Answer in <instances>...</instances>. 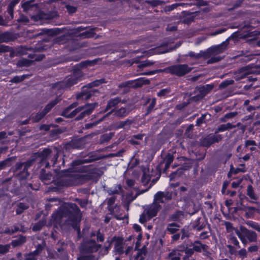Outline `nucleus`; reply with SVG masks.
I'll use <instances>...</instances> for the list:
<instances>
[{
  "instance_id": "13d9d810",
  "label": "nucleus",
  "mask_w": 260,
  "mask_h": 260,
  "mask_svg": "<svg viewBox=\"0 0 260 260\" xmlns=\"http://www.w3.org/2000/svg\"><path fill=\"white\" fill-rule=\"evenodd\" d=\"M10 248L9 244L1 245L0 244V254H4L9 251Z\"/></svg>"
},
{
  "instance_id": "09e8293b",
  "label": "nucleus",
  "mask_w": 260,
  "mask_h": 260,
  "mask_svg": "<svg viewBox=\"0 0 260 260\" xmlns=\"http://www.w3.org/2000/svg\"><path fill=\"white\" fill-rule=\"evenodd\" d=\"M84 108V106H79L74 109L73 111L69 113L68 116L69 118H72L74 117L78 113L81 112Z\"/></svg>"
},
{
  "instance_id": "473e14b6",
  "label": "nucleus",
  "mask_w": 260,
  "mask_h": 260,
  "mask_svg": "<svg viewBox=\"0 0 260 260\" xmlns=\"http://www.w3.org/2000/svg\"><path fill=\"white\" fill-rule=\"evenodd\" d=\"M246 169L244 164H241L239 166L236 168H234L233 166L231 165L229 175L230 173L237 174L239 172H246Z\"/></svg>"
},
{
  "instance_id": "1a4fd4ad",
  "label": "nucleus",
  "mask_w": 260,
  "mask_h": 260,
  "mask_svg": "<svg viewBox=\"0 0 260 260\" xmlns=\"http://www.w3.org/2000/svg\"><path fill=\"white\" fill-rule=\"evenodd\" d=\"M102 247L100 244H98L95 240H86L82 243L80 250L85 253H91L97 252Z\"/></svg>"
},
{
  "instance_id": "e2e57ef3",
  "label": "nucleus",
  "mask_w": 260,
  "mask_h": 260,
  "mask_svg": "<svg viewBox=\"0 0 260 260\" xmlns=\"http://www.w3.org/2000/svg\"><path fill=\"white\" fill-rule=\"evenodd\" d=\"M146 3L150 4L153 7H156L160 4V1L159 0H149L146 1Z\"/></svg>"
},
{
  "instance_id": "bf43d9fd",
  "label": "nucleus",
  "mask_w": 260,
  "mask_h": 260,
  "mask_svg": "<svg viewBox=\"0 0 260 260\" xmlns=\"http://www.w3.org/2000/svg\"><path fill=\"white\" fill-rule=\"evenodd\" d=\"M155 104H156V99L155 98H154L152 100L150 104L147 108V114H149L152 111V110L153 109Z\"/></svg>"
},
{
  "instance_id": "a878e982",
  "label": "nucleus",
  "mask_w": 260,
  "mask_h": 260,
  "mask_svg": "<svg viewBox=\"0 0 260 260\" xmlns=\"http://www.w3.org/2000/svg\"><path fill=\"white\" fill-rule=\"evenodd\" d=\"M240 123H238L237 125H233L232 123L229 122L226 124H222L218 126L217 128L216 129L215 134H216L219 132H223L226 130H229L232 129L233 128H235L237 126H239Z\"/></svg>"
},
{
  "instance_id": "412c9836",
  "label": "nucleus",
  "mask_w": 260,
  "mask_h": 260,
  "mask_svg": "<svg viewBox=\"0 0 260 260\" xmlns=\"http://www.w3.org/2000/svg\"><path fill=\"white\" fill-rule=\"evenodd\" d=\"M113 110H110L109 112L106 113L105 115L103 116L101 118L98 119V120L90 123H86L84 125V128L85 129H90L94 126H95L98 124L101 123L102 121L104 120L107 117L109 116L113 112Z\"/></svg>"
},
{
  "instance_id": "f3484780",
  "label": "nucleus",
  "mask_w": 260,
  "mask_h": 260,
  "mask_svg": "<svg viewBox=\"0 0 260 260\" xmlns=\"http://www.w3.org/2000/svg\"><path fill=\"white\" fill-rule=\"evenodd\" d=\"M113 242H115L114 249L118 254H121L124 253V243L123 239L120 237H114L112 238Z\"/></svg>"
},
{
  "instance_id": "8fccbe9b",
  "label": "nucleus",
  "mask_w": 260,
  "mask_h": 260,
  "mask_svg": "<svg viewBox=\"0 0 260 260\" xmlns=\"http://www.w3.org/2000/svg\"><path fill=\"white\" fill-rule=\"evenodd\" d=\"M27 208L28 206L24 203H20L19 204H18L17 208L16 209V210L17 214H21L23 212V211L27 209Z\"/></svg>"
},
{
  "instance_id": "e433bc0d",
  "label": "nucleus",
  "mask_w": 260,
  "mask_h": 260,
  "mask_svg": "<svg viewBox=\"0 0 260 260\" xmlns=\"http://www.w3.org/2000/svg\"><path fill=\"white\" fill-rule=\"evenodd\" d=\"M193 249L194 251H196L197 252H201L202 250H205L206 249L207 246L204 244H202L199 241H196L192 245Z\"/></svg>"
},
{
  "instance_id": "49530a36",
  "label": "nucleus",
  "mask_w": 260,
  "mask_h": 260,
  "mask_svg": "<svg viewBox=\"0 0 260 260\" xmlns=\"http://www.w3.org/2000/svg\"><path fill=\"white\" fill-rule=\"evenodd\" d=\"M146 254V251L145 249L139 250L137 255L135 256V260H144Z\"/></svg>"
},
{
  "instance_id": "f03ea898",
  "label": "nucleus",
  "mask_w": 260,
  "mask_h": 260,
  "mask_svg": "<svg viewBox=\"0 0 260 260\" xmlns=\"http://www.w3.org/2000/svg\"><path fill=\"white\" fill-rule=\"evenodd\" d=\"M83 164H72L71 168L68 169L66 172L63 170L54 169L55 172L62 175L66 173L65 175L67 176L64 178L68 180L71 178L72 179H79L83 177L86 179H95L100 177L103 173L102 169L93 168L92 166H83Z\"/></svg>"
},
{
  "instance_id": "2f4dec72",
  "label": "nucleus",
  "mask_w": 260,
  "mask_h": 260,
  "mask_svg": "<svg viewBox=\"0 0 260 260\" xmlns=\"http://www.w3.org/2000/svg\"><path fill=\"white\" fill-rule=\"evenodd\" d=\"M33 61L29 60L26 58H22L18 60L17 62V66L18 67H28L32 65Z\"/></svg>"
},
{
  "instance_id": "5701e85b",
  "label": "nucleus",
  "mask_w": 260,
  "mask_h": 260,
  "mask_svg": "<svg viewBox=\"0 0 260 260\" xmlns=\"http://www.w3.org/2000/svg\"><path fill=\"white\" fill-rule=\"evenodd\" d=\"M228 42L226 41L222 42L221 44L209 48L207 50H209L211 52V55L213 53L219 54L223 52L226 49Z\"/></svg>"
},
{
  "instance_id": "aec40b11",
  "label": "nucleus",
  "mask_w": 260,
  "mask_h": 260,
  "mask_svg": "<svg viewBox=\"0 0 260 260\" xmlns=\"http://www.w3.org/2000/svg\"><path fill=\"white\" fill-rule=\"evenodd\" d=\"M105 157V156L104 155L99 154L96 152H93L90 154L89 159L74 160L72 161V162H92L94 161L100 160L103 158H104Z\"/></svg>"
},
{
  "instance_id": "7ed1b4c3",
  "label": "nucleus",
  "mask_w": 260,
  "mask_h": 260,
  "mask_svg": "<svg viewBox=\"0 0 260 260\" xmlns=\"http://www.w3.org/2000/svg\"><path fill=\"white\" fill-rule=\"evenodd\" d=\"M64 152L61 147H54L53 149L45 148L42 151L32 153L31 158L25 162H57L58 160L64 162Z\"/></svg>"
},
{
  "instance_id": "423d86ee",
  "label": "nucleus",
  "mask_w": 260,
  "mask_h": 260,
  "mask_svg": "<svg viewBox=\"0 0 260 260\" xmlns=\"http://www.w3.org/2000/svg\"><path fill=\"white\" fill-rule=\"evenodd\" d=\"M106 83L105 78L97 79L91 82L82 87L81 91L77 95L78 100H87L92 96L95 95L96 93H99L98 89H94V87H98L100 85Z\"/></svg>"
},
{
  "instance_id": "3c124183",
  "label": "nucleus",
  "mask_w": 260,
  "mask_h": 260,
  "mask_svg": "<svg viewBox=\"0 0 260 260\" xmlns=\"http://www.w3.org/2000/svg\"><path fill=\"white\" fill-rule=\"evenodd\" d=\"M240 209L245 211L247 214H249L250 215H252L257 210L255 208L249 206H243Z\"/></svg>"
},
{
  "instance_id": "0e129e2a",
  "label": "nucleus",
  "mask_w": 260,
  "mask_h": 260,
  "mask_svg": "<svg viewBox=\"0 0 260 260\" xmlns=\"http://www.w3.org/2000/svg\"><path fill=\"white\" fill-rule=\"evenodd\" d=\"M66 8H67V11L70 14L75 13L77 10V9L76 7L71 6L70 5H67Z\"/></svg>"
},
{
  "instance_id": "bb28decb",
  "label": "nucleus",
  "mask_w": 260,
  "mask_h": 260,
  "mask_svg": "<svg viewBox=\"0 0 260 260\" xmlns=\"http://www.w3.org/2000/svg\"><path fill=\"white\" fill-rule=\"evenodd\" d=\"M14 35L12 32L6 31L0 34V43L9 42L14 40Z\"/></svg>"
},
{
  "instance_id": "052dcab7",
  "label": "nucleus",
  "mask_w": 260,
  "mask_h": 260,
  "mask_svg": "<svg viewBox=\"0 0 260 260\" xmlns=\"http://www.w3.org/2000/svg\"><path fill=\"white\" fill-rule=\"evenodd\" d=\"M206 114H202L201 116L198 118L196 120V125L200 126L202 124L205 123V118Z\"/></svg>"
},
{
  "instance_id": "774afa93",
  "label": "nucleus",
  "mask_w": 260,
  "mask_h": 260,
  "mask_svg": "<svg viewBox=\"0 0 260 260\" xmlns=\"http://www.w3.org/2000/svg\"><path fill=\"white\" fill-rule=\"evenodd\" d=\"M182 171L183 170L181 168H179L176 171L172 172L170 175V180H172L177 174L181 175L182 173Z\"/></svg>"
},
{
  "instance_id": "a18cd8bd",
  "label": "nucleus",
  "mask_w": 260,
  "mask_h": 260,
  "mask_svg": "<svg viewBox=\"0 0 260 260\" xmlns=\"http://www.w3.org/2000/svg\"><path fill=\"white\" fill-rule=\"evenodd\" d=\"M184 217V214L181 211H177L171 216V220L173 221H179Z\"/></svg>"
},
{
  "instance_id": "4c0bfd02",
  "label": "nucleus",
  "mask_w": 260,
  "mask_h": 260,
  "mask_svg": "<svg viewBox=\"0 0 260 260\" xmlns=\"http://www.w3.org/2000/svg\"><path fill=\"white\" fill-rule=\"evenodd\" d=\"M180 226L175 223L168 224L166 230L170 234H173L179 230Z\"/></svg>"
},
{
  "instance_id": "4be33fe9",
  "label": "nucleus",
  "mask_w": 260,
  "mask_h": 260,
  "mask_svg": "<svg viewBox=\"0 0 260 260\" xmlns=\"http://www.w3.org/2000/svg\"><path fill=\"white\" fill-rule=\"evenodd\" d=\"M43 247L40 244L38 245L37 249L33 252L26 254L24 255L25 260H37V256L43 250Z\"/></svg>"
},
{
  "instance_id": "58836bf2",
  "label": "nucleus",
  "mask_w": 260,
  "mask_h": 260,
  "mask_svg": "<svg viewBox=\"0 0 260 260\" xmlns=\"http://www.w3.org/2000/svg\"><path fill=\"white\" fill-rule=\"evenodd\" d=\"M247 195L252 200H256L257 199V197L255 194L253 188L251 185H249L247 186Z\"/></svg>"
},
{
  "instance_id": "2eb2a0df",
  "label": "nucleus",
  "mask_w": 260,
  "mask_h": 260,
  "mask_svg": "<svg viewBox=\"0 0 260 260\" xmlns=\"http://www.w3.org/2000/svg\"><path fill=\"white\" fill-rule=\"evenodd\" d=\"M84 106V108L80 112V113L75 118L76 121H79L83 119L86 116H88L91 114L95 108L94 104H87Z\"/></svg>"
},
{
  "instance_id": "393cba45",
  "label": "nucleus",
  "mask_w": 260,
  "mask_h": 260,
  "mask_svg": "<svg viewBox=\"0 0 260 260\" xmlns=\"http://www.w3.org/2000/svg\"><path fill=\"white\" fill-rule=\"evenodd\" d=\"M111 110H113L112 113H114V116L118 118H122L126 117L129 112L127 108L123 107L116 110L113 109Z\"/></svg>"
},
{
  "instance_id": "603ef678",
  "label": "nucleus",
  "mask_w": 260,
  "mask_h": 260,
  "mask_svg": "<svg viewBox=\"0 0 260 260\" xmlns=\"http://www.w3.org/2000/svg\"><path fill=\"white\" fill-rule=\"evenodd\" d=\"M112 137V134H105L101 136L100 141L101 143H105L109 142Z\"/></svg>"
},
{
  "instance_id": "a211bd4d",
  "label": "nucleus",
  "mask_w": 260,
  "mask_h": 260,
  "mask_svg": "<svg viewBox=\"0 0 260 260\" xmlns=\"http://www.w3.org/2000/svg\"><path fill=\"white\" fill-rule=\"evenodd\" d=\"M210 56L211 52L209 50H207L206 51H200L199 53H196L193 51H189L187 54L185 55L186 57L189 56L196 59H198L202 57L206 59L210 57Z\"/></svg>"
},
{
  "instance_id": "de8ad7c7",
  "label": "nucleus",
  "mask_w": 260,
  "mask_h": 260,
  "mask_svg": "<svg viewBox=\"0 0 260 260\" xmlns=\"http://www.w3.org/2000/svg\"><path fill=\"white\" fill-rule=\"evenodd\" d=\"M236 234L241 241L242 243L245 246L247 244L246 237L242 233L241 231L237 230Z\"/></svg>"
},
{
  "instance_id": "f704fd0d",
  "label": "nucleus",
  "mask_w": 260,
  "mask_h": 260,
  "mask_svg": "<svg viewBox=\"0 0 260 260\" xmlns=\"http://www.w3.org/2000/svg\"><path fill=\"white\" fill-rule=\"evenodd\" d=\"M4 17L5 18H4L2 16L0 15V25L7 26L9 22L13 19V18H11V16L9 15L8 13L6 12V11L4 13Z\"/></svg>"
},
{
  "instance_id": "7c9ffc66",
  "label": "nucleus",
  "mask_w": 260,
  "mask_h": 260,
  "mask_svg": "<svg viewBox=\"0 0 260 260\" xmlns=\"http://www.w3.org/2000/svg\"><path fill=\"white\" fill-rule=\"evenodd\" d=\"M69 145L74 148L82 149L84 146L83 140L82 139H78L71 141Z\"/></svg>"
},
{
  "instance_id": "37998d69",
  "label": "nucleus",
  "mask_w": 260,
  "mask_h": 260,
  "mask_svg": "<svg viewBox=\"0 0 260 260\" xmlns=\"http://www.w3.org/2000/svg\"><path fill=\"white\" fill-rule=\"evenodd\" d=\"M45 41L44 40H42L41 41H39L38 44L35 47V50L38 52H42L47 49V46L44 44Z\"/></svg>"
},
{
  "instance_id": "9d476101",
  "label": "nucleus",
  "mask_w": 260,
  "mask_h": 260,
  "mask_svg": "<svg viewBox=\"0 0 260 260\" xmlns=\"http://www.w3.org/2000/svg\"><path fill=\"white\" fill-rule=\"evenodd\" d=\"M150 81L148 79L145 78H139L135 80H128L123 82L121 87H132V88H138L142 86L145 84H149Z\"/></svg>"
},
{
  "instance_id": "5fc2aeb1",
  "label": "nucleus",
  "mask_w": 260,
  "mask_h": 260,
  "mask_svg": "<svg viewBox=\"0 0 260 260\" xmlns=\"http://www.w3.org/2000/svg\"><path fill=\"white\" fill-rule=\"evenodd\" d=\"M165 71H166V69H157V70L145 72L143 73V75L149 76V75H154L157 73H161L164 72Z\"/></svg>"
},
{
  "instance_id": "39448f33",
  "label": "nucleus",
  "mask_w": 260,
  "mask_h": 260,
  "mask_svg": "<svg viewBox=\"0 0 260 260\" xmlns=\"http://www.w3.org/2000/svg\"><path fill=\"white\" fill-rule=\"evenodd\" d=\"M83 73L80 72L79 70H73L72 73L64 80L55 83L52 85V87L57 90L70 88L81 81L83 79Z\"/></svg>"
},
{
  "instance_id": "c756f323",
  "label": "nucleus",
  "mask_w": 260,
  "mask_h": 260,
  "mask_svg": "<svg viewBox=\"0 0 260 260\" xmlns=\"http://www.w3.org/2000/svg\"><path fill=\"white\" fill-rule=\"evenodd\" d=\"M45 116L41 111L36 114L32 113L30 116V119L32 123H37L41 120Z\"/></svg>"
},
{
  "instance_id": "6ab92c4d",
  "label": "nucleus",
  "mask_w": 260,
  "mask_h": 260,
  "mask_svg": "<svg viewBox=\"0 0 260 260\" xmlns=\"http://www.w3.org/2000/svg\"><path fill=\"white\" fill-rule=\"evenodd\" d=\"M240 230L246 237L249 242H254L256 241L257 235L255 232L248 230L244 226H241Z\"/></svg>"
},
{
  "instance_id": "4468645a",
  "label": "nucleus",
  "mask_w": 260,
  "mask_h": 260,
  "mask_svg": "<svg viewBox=\"0 0 260 260\" xmlns=\"http://www.w3.org/2000/svg\"><path fill=\"white\" fill-rule=\"evenodd\" d=\"M134 122V120L133 119L127 118L124 121H118L114 122L112 124V127L115 130L121 128L128 129Z\"/></svg>"
},
{
  "instance_id": "c85d7f7f",
  "label": "nucleus",
  "mask_w": 260,
  "mask_h": 260,
  "mask_svg": "<svg viewBox=\"0 0 260 260\" xmlns=\"http://www.w3.org/2000/svg\"><path fill=\"white\" fill-rule=\"evenodd\" d=\"M20 0H10L6 12L11 16V18H14V9L15 7L20 2Z\"/></svg>"
},
{
  "instance_id": "680f3d73",
  "label": "nucleus",
  "mask_w": 260,
  "mask_h": 260,
  "mask_svg": "<svg viewBox=\"0 0 260 260\" xmlns=\"http://www.w3.org/2000/svg\"><path fill=\"white\" fill-rule=\"evenodd\" d=\"M120 189V186L112 187L108 190V193L109 194H117L119 193Z\"/></svg>"
},
{
  "instance_id": "cd10ccee",
  "label": "nucleus",
  "mask_w": 260,
  "mask_h": 260,
  "mask_svg": "<svg viewBox=\"0 0 260 260\" xmlns=\"http://www.w3.org/2000/svg\"><path fill=\"white\" fill-rule=\"evenodd\" d=\"M59 101L60 100L58 98L56 97L54 100L50 102L47 105H46L42 111L46 115L56 104L59 102Z\"/></svg>"
},
{
  "instance_id": "c03bdc74",
  "label": "nucleus",
  "mask_w": 260,
  "mask_h": 260,
  "mask_svg": "<svg viewBox=\"0 0 260 260\" xmlns=\"http://www.w3.org/2000/svg\"><path fill=\"white\" fill-rule=\"evenodd\" d=\"M25 241H26L25 237H24L22 236H21L19 237L18 239L13 240L12 242V245L14 247L22 245L24 243H25Z\"/></svg>"
},
{
  "instance_id": "864d4df0",
  "label": "nucleus",
  "mask_w": 260,
  "mask_h": 260,
  "mask_svg": "<svg viewBox=\"0 0 260 260\" xmlns=\"http://www.w3.org/2000/svg\"><path fill=\"white\" fill-rule=\"evenodd\" d=\"M174 159L173 154L170 152H168L164 157V160L160 162H173Z\"/></svg>"
},
{
  "instance_id": "20e7f679",
  "label": "nucleus",
  "mask_w": 260,
  "mask_h": 260,
  "mask_svg": "<svg viewBox=\"0 0 260 260\" xmlns=\"http://www.w3.org/2000/svg\"><path fill=\"white\" fill-rule=\"evenodd\" d=\"M164 164H149L143 167V176L141 179L142 183L144 185H146L150 181L152 177H155V180H158L162 173H166L167 170L170 167L171 164H165L162 170H161L162 165Z\"/></svg>"
},
{
  "instance_id": "b1692460",
  "label": "nucleus",
  "mask_w": 260,
  "mask_h": 260,
  "mask_svg": "<svg viewBox=\"0 0 260 260\" xmlns=\"http://www.w3.org/2000/svg\"><path fill=\"white\" fill-rule=\"evenodd\" d=\"M96 62V61L95 60H85L82 61L79 63H78L76 64L73 69V70L75 71L76 69L79 70L80 72H82L81 70L83 68H87L89 66H92L94 65Z\"/></svg>"
},
{
  "instance_id": "79ce46f5",
  "label": "nucleus",
  "mask_w": 260,
  "mask_h": 260,
  "mask_svg": "<svg viewBox=\"0 0 260 260\" xmlns=\"http://www.w3.org/2000/svg\"><path fill=\"white\" fill-rule=\"evenodd\" d=\"M27 76V75L25 74L21 76H15L10 80V82L14 83H19L24 80Z\"/></svg>"
},
{
  "instance_id": "338daca9",
  "label": "nucleus",
  "mask_w": 260,
  "mask_h": 260,
  "mask_svg": "<svg viewBox=\"0 0 260 260\" xmlns=\"http://www.w3.org/2000/svg\"><path fill=\"white\" fill-rule=\"evenodd\" d=\"M154 63V62L149 60H147L146 61L142 62L140 64V67L142 68L147 67L153 65Z\"/></svg>"
},
{
  "instance_id": "dca6fc26",
  "label": "nucleus",
  "mask_w": 260,
  "mask_h": 260,
  "mask_svg": "<svg viewBox=\"0 0 260 260\" xmlns=\"http://www.w3.org/2000/svg\"><path fill=\"white\" fill-rule=\"evenodd\" d=\"M121 102V98L120 96H117L114 98H111L107 102L105 108L101 111L99 113L103 114L107 112L113 108L115 107Z\"/></svg>"
},
{
  "instance_id": "c9c22d12",
  "label": "nucleus",
  "mask_w": 260,
  "mask_h": 260,
  "mask_svg": "<svg viewBox=\"0 0 260 260\" xmlns=\"http://www.w3.org/2000/svg\"><path fill=\"white\" fill-rule=\"evenodd\" d=\"M36 6V4H33L31 1H26L22 4L21 7L23 9V11L27 12L29 10H31L32 8Z\"/></svg>"
},
{
  "instance_id": "ea45409f",
  "label": "nucleus",
  "mask_w": 260,
  "mask_h": 260,
  "mask_svg": "<svg viewBox=\"0 0 260 260\" xmlns=\"http://www.w3.org/2000/svg\"><path fill=\"white\" fill-rule=\"evenodd\" d=\"M171 89L170 87H168L166 88H163L160 89L157 93V95L158 97H167L168 96L170 93H171Z\"/></svg>"
},
{
  "instance_id": "69168bd1",
  "label": "nucleus",
  "mask_w": 260,
  "mask_h": 260,
  "mask_svg": "<svg viewBox=\"0 0 260 260\" xmlns=\"http://www.w3.org/2000/svg\"><path fill=\"white\" fill-rule=\"evenodd\" d=\"M183 250L185 254V255L183 257H185V258L191 255L193 253V252H194V250H193V248H186L184 250Z\"/></svg>"
},
{
  "instance_id": "4d7b16f0",
  "label": "nucleus",
  "mask_w": 260,
  "mask_h": 260,
  "mask_svg": "<svg viewBox=\"0 0 260 260\" xmlns=\"http://www.w3.org/2000/svg\"><path fill=\"white\" fill-rule=\"evenodd\" d=\"M252 146L250 147V150L251 151L255 150V148L254 147L256 146V143L254 140H248L245 141V146L246 147H248L249 146Z\"/></svg>"
},
{
  "instance_id": "6e6552de",
  "label": "nucleus",
  "mask_w": 260,
  "mask_h": 260,
  "mask_svg": "<svg viewBox=\"0 0 260 260\" xmlns=\"http://www.w3.org/2000/svg\"><path fill=\"white\" fill-rule=\"evenodd\" d=\"M192 68L187 64H177L171 66L166 69L168 72L178 77H182L191 72Z\"/></svg>"
},
{
  "instance_id": "a19ab883",
  "label": "nucleus",
  "mask_w": 260,
  "mask_h": 260,
  "mask_svg": "<svg viewBox=\"0 0 260 260\" xmlns=\"http://www.w3.org/2000/svg\"><path fill=\"white\" fill-rule=\"evenodd\" d=\"M214 87V85L212 84H206L200 88V92L202 94L206 95L209 93Z\"/></svg>"
},
{
  "instance_id": "f257e3e1",
  "label": "nucleus",
  "mask_w": 260,
  "mask_h": 260,
  "mask_svg": "<svg viewBox=\"0 0 260 260\" xmlns=\"http://www.w3.org/2000/svg\"><path fill=\"white\" fill-rule=\"evenodd\" d=\"M80 211L74 203L64 204L52 215V221L55 225L61 228L65 225L71 226L78 233H80Z\"/></svg>"
},
{
  "instance_id": "72a5a7b5",
  "label": "nucleus",
  "mask_w": 260,
  "mask_h": 260,
  "mask_svg": "<svg viewBox=\"0 0 260 260\" xmlns=\"http://www.w3.org/2000/svg\"><path fill=\"white\" fill-rule=\"evenodd\" d=\"M95 35V32H94V28H92L80 33L79 37L82 39L91 38H93Z\"/></svg>"
},
{
  "instance_id": "0eeeda50",
  "label": "nucleus",
  "mask_w": 260,
  "mask_h": 260,
  "mask_svg": "<svg viewBox=\"0 0 260 260\" xmlns=\"http://www.w3.org/2000/svg\"><path fill=\"white\" fill-rule=\"evenodd\" d=\"M160 205L154 203L153 202L149 205L144 207V211L140 215L139 221L141 223H145L150 220L153 217L155 216L158 212L161 209Z\"/></svg>"
},
{
  "instance_id": "6e6d98bb",
  "label": "nucleus",
  "mask_w": 260,
  "mask_h": 260,
  "mask_svg": "<svg viewBox=\"0 0 260 260\" xmlns=\"http://www.w3.org/2000/svg\"><path fill=\"white\" fill-rule=\"evenodd\" d=\"M246 224L249 227H250L253 229H255L257 232L260 233V226L257 223L254 222L252 221H249L247 222Z\"/></svg>"
},
{
  "instance_id": "ddd939ff",
  "label": "nucleus",
  "mask_w": 260,
  "mask_h": 260,
  "mask_svg": "<svg viewBox=\"0 0 260 260\" xmlns=\"http://www.w3.org/2000/svg\"><path fill=\"white\" fill-rule=\"evenodd\" d=\"M171 199L172 195L170 192L158 191L154 195L153 203L160 205V203H164Z\"/></svg>"
},
{
  "instance_id": "f8f14e48",
  "label": "nucleus",
  "mask_w": 260,
  "mask_h": 260,
  "mask_svg": "<svg viewBox=\"0 0 260 260\" xmlns=\"http://www.w3.org/2000/svg\"><path fill=\"white\" fill-rule=\"evenodd\" d=\"M251 74H259L260 72L256 68L249 69L247 66L239 69L240 79L247 78L249 81H256V78H252L251 76H250Z\"/></svg>"
},
{
  "instance_id": "9b49d317",
  "label": "nucleus",
  "mask_w": 260,
  "mask_h": 260,
  "mask_svg": "<svg viewBox=\"0 0 260 260\" xmlns=\"http://www.w3.org/2000/svg\"><path fill=\"white\" fill-rule=\"evenodd\" d=\"M222 137L221 135L209 134L201 140L203 146L209 147L212 144L221 141Z\"/></svg>"
}]
</instances>
